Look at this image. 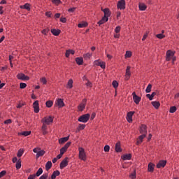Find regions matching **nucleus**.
<instances>
[{
    "label": "nucleus",
    "mask_w": 179,
    "mask_h": 179,
    "mask_svg": "<svg viewBox=\"0 0 179 179\" xmlns=\"http://www.w3.org/2000/svg\"><path fill=\"white\" fill-rule=\"evenodd\" d=\"M34 153H36V157L38 159V157H41L43 155H45V151L44 150H41V148H35L33 149Z\"/></svg>",
    "instance_id": "nucleus-1"
},
{
    "label": "nucleus",
    "mask_w": 179,
    "mask_h": 179,
    "mask_svg": "<svg viewBox=\"0 0 179 179\" xmlns=\"http://www.w3.org/2000/svg\"><path fill=\"white\" fill-rule=\"evenodd\" d=\"M89 120H90V114L86 113V114H84V115L80 116L78 119V121L79 122L86 123V122H87V121H89Z\"/></svg>",
    "instance_id": "nucleus-2"
},
{
    "label": "nucleus",
    "mask_w": 179,
    "mask_h": 179,
    "mask_svg": "<svg viewBox=\"0 0 179 179\" xmlns=\"http://www.w3.org/2000/svg\"><path fill=\"white\" fill-rule=\"evenodd\" d=\"M54 122V117L52 116H46L41 120V122L45 124V125H50L51 122Z\"/></svg>",
    "instance_id": "nucleus-3"
},
{
    "label": "nucleus",
    "mask_w": 179,
    "mask_h": 179,
    "mask_svg": "<svg viewBox=\"0 0 179 179\" xmlns=\"http://www.w3.org/2000/svg\"><path fill=\"white\" fill-rule=\"evenodd\" d=\"M176 55V51H173L171 50H169L166 51V61L168 62L171 61V58Z\"/></svg>",
    "instance_id": "nucleus-4"
},
{
    "label": "nucleus",
    "mask_w": 179,
    "mask_h": 179,
    "mask_svg": "<svg viewBox=\"0 0 179 179\" xmlns=\"http://www.w3.org/2000/svg\"><path fill=\"white\" fill-rule=\"evenodd\" d=\"M78 150H79V159H80V160H83L84 162H85L86 152H85V148H79Z\"/></svg>",
    "instance_id": "nucleus-5"
},
{
    "label": "nucleus",
    "mask_w": 179,
    "mask_h": 179,
    "mask_svg": "<svg viewBox=\"0 0 179 179\" xmlns=\"http://www.w3.org/2000/svg\"><path fill=\"white\" fill-rule=\"evenodd\" d=\"M69 157H66L59 164V167L60 169L62 170V169H65V167H66V166H68L69 163Z\"/></svg>",
    "instance_id": "nucleus-6"
},
{
    "label": "nucleus",
    "mask_w": 179,
    "mask_h": 179,
    "mask_svg": "<svg viewBox=\"0 0 179 179\" xmlns=\"http://www.w3.org/2000/svg\"><path fill=\"white\" fill-rule=\"evenodd\" d=\"M87 101V99H84L82 100L81 103H80L78 106V111H83L85 108H86V103Z\"/></svg>",
    "instance_id": "nucleus-7"
},
{
    "label": "nucleus",
    "mask_w": 179,
    "mask_h": 179,
    "mask_svg": "<svg viewBox=\"0 0 179 179\" xmlns=\"http://www.w3.org/2000/svg\"><path fill=\"white\" fill-rule=\"evenodd\" d=\"M17 79L19 80H30V77H29V76H26L23 73H20L17 75Z\"/></svg>",
    "instance_id": "nucleus-8"
},
{
    "label": "nucleus",
    "mask_w": 179,
    "mask_h": 179,
    "mask_svg": "<svg viewBox=\"0 0 179 179\" xmlns=\"http://www.w3.org/2000/svg\"><path fill=\"white\" fill-rule=\"evenodd\" d=\"M125 0H120L117 3V9H120V10H124L125 9Z\"/></svg>",
    "instance_id": "nucleus-9"
},
{
    "label": "nucleus",
    "mask_w": 179,
    "mask_h": 179,
    "mask_svg": "<svg viewBox=\"0 0 179 179\" xmlns=\"http://www.w3.org/2000/svg\"><path fill=\"white\" fill-rule=\"evenodd\" d=\"M71 145H72V142L69 141L67 142L61 149H60V153H62V155H64V153H65V152H66L68 150V148H69V146H71Z\"/></svg>",
    "instance_id": "nucleus-10"
},
{
    "label": "nucleus",
    "mask_w": 179,
    "mask_h": 179,
    "mask_svg": "<svg viewBox=\"0 0 179 179\" xmlns=\"http://www.w3.org/2000/svg\"><path fill=\"white\" fill-rule=\"evenodd\" d=\"M101 10L102 12H103V13H104L103 17H108H108H110V16H111V11L110 10V8H106L103 9V8H101Z\"/></svg>",
    "instance_id": "nucleus-11"
},
{
    "label": "nucleus",
    "mask_w": 179,
    "mask_h": 179,
    "mask_svg": "<svg viewBox=\"0 0 179 179\" xmlns=\"http://www.w3.org/2000/svg\"><path fill=\"white\" fill-rule=\"evenodd\" d=\"M33 108H34V111L36 114H38V113L40 112V106L38 104V101H35L33 103Z\"/></svg>",
    "instance_id": "nucleus-12"
},
{
    "label": "nucleus",
    "mask_w": 179,
    "mask_h": 179,
    "mask_svg": "<svg viewBox=\"0 0 179 179\" xmlns=\"http://www.w3.org/2000/svg\"><path fill=\"white\" fill-rule=\"evenodd\" d=\"M134 114H135V111H130L127 114L126 118L129 124L132 123V117L134 116Z\"/></svg>",
    "instance_id": "nucleus-13"
},
{
    "label": "nucleus",
    "mask_w": 179,
    "mask_h": 179,
    "mask_svg": "<svg viewBox=\"0 0 179 179\" xmlns=\"http://www.w3.org/2000/svg\"><path fill=\"white\" fill-rule=\"evenodd\" d=\"M132 96H133V100L134 103L136 104H139V103H141V96H138V95H136V93L135 92L132 93Z\"/></svg>",
    "instance_id": "nucleus-14"
},
{
    "label": "nucleus",
    "mask_w": 179,
    "mask_h": 179,
    "mask_svg": "<svg viewBox=\"0 0 179 179\" xmlns=\"http://www.w3.org/2000/svg\"><path fill=\"white\" fill-rule=\"evenodd\" d=\"M55 106H57L59 108H62V107H65V103H64V99H58L55 103Z\"/></svg>",
    "instance_id": "nucleus-15"
},
{
    "label": "nucleus",
    "mask_w": 179,
    "mask_h": 179,
    "mask_svg": "<svg viewBox=\"0 0 179 179\" xmlns=\"http://www.w3.org/2000/svg\"><path fill=\"white\" fill-rule=\"evenodd\" d=\"M140 134H142V135H146V134H148V127L146 124H141L140 127Z\"/></svg>",
    "instance_id": "nucleus-16"
},
{
    "label": "nucleus",
    "mask_w": 179,
    "mask_h": 179,
    "mask_svg": "<svg viewBox=\"0 0 179 179\" xmlns=\"http://www.w3.org/2000/svg\"><path fill=\"white\" fill-rule=\"evenodd\" d=\"M166 164H167V161H166V160H161L157 164V169H162V168L166 167Z\"/></svg>",
    "instance_id": "nucleus-17"
},
{
    "label": "nucleus",
    "mask_w": 179,
    "mask_h": 179,
    "mask_svg": "<svg viewBox=\"0 0 179 179\" xmlns=\"http://www.w3.org/2000/svg\"><path fill=\"white\" fill-rule=\"evenodd\" d=\"M94 64L96 65V66H101L102 69H106V63L104 62H99V60H96Z\"/></svg>",
    "instance_id": "nucleus-18"
},
{
    "label": "nucleus",
    "mask_w": 179,
    "mask_h": 179,
    "mask_svg": "<svg viewBox=\"0 0 179 179\" xmlns=\"http://www.w3.org/2000/svg\"><path fill=\"white\" fill-rule=\"evenodd\" d=\"M115 152H116V153H121V152H122V148H121V143L120 142L116 143Z\"/></svg>",
    "instance_id": "nucleus-19"
},
{
    "label": "nucleus",
    "mask_w": 179,
    "mask_h": 179,
    "mask_svg": "<svg viewBox=\"0 0 179 179\" xmlns=\"http://www.w3.org/2000/svg\"><path fill=\"white\" fill-rule=\"evenodd\" d=\"M146 138V134H142L138 136V140L136 141V145H141L143 142V139Z\"/></svg>",
    "instance_id": "nucleus-20"
},
{
    "label": "nucleus",
    "mask_w": 179,
    "mask_h": 179,
    "mask_svg": "<svg viewBox=\"0 0 179 179\" xmlns=\"http://www.w3.org/2000/svg\"><path fill=\"white\" fill-rule=\"evenodd\" d=\"M108 22V17H102V18L98 22L99 26H101V24H104V23H107Z\"/></svg>",
    "instance_id": "nucleus-21"
},
{
    "label": "nucleus",
    "mask_w": 179,
    "mask_h": 179,
    "mask_svg": "<svg viewBox=\"0 0 179 179\" xmlns=\"http://www.w3.org/2000/svg\"><path fill=\"white\" fill-rule=\"evenodd\" d=\"M47 129H48L47 124L43 123V125L41 127V131L43 135H47V134H48V131H47Z\"/></svg>",
    "instance_id": "nucleus-22"
},
{
    "label": "nucleus",
    "mask_w": 179,
    "mask_h": 179,
    "mask_svg": "<svg viewBox=\"0 0 179 179\" xmlns=\"http://www.w3.org/2000/svg\"><path fill=\"white\" fill-rule=\"evenodd\" d=\"M126 79L128 80L129 78L131 77V66H128L126 69Z\"/></svg>",
    "instance_id": "nucleus-23"
},
{
    "label": "nucleus",
    "mask_w": 179,
    "mask_h": 179,
    "mask_svg": "<svg viewBox=\"0 0 179 179\" xmlns=\"http://www.w3.org/2000/svg\"><path fill=\"white\" fill-rule=\"evenodd\" d=\"M68 141H69V136L59 138V143L60 145H63V143H65V142H68Z\"/></svg>",
    "instance_id": "nucleus-24"
},
{
    "label": "nucleus",
    "mask_w": 179,
    "mask_h": 179,
    "mask_svg": "<svg viewBox=\"0 0 179 179\" xmlns=\"http://www.w3.org/2000/svg\"><path fill=\"white\" fill-rule=\"evenodd\" d=\"M121 158L122 159V160H131L132 159V155L130 153L122 155Z\"/></svg>",
    "instance_id": "nucleus-25"
},
{
    "label": "nucleus",
    "mask_w": 179,
    "mask_h": 179,
    "mask_svg": "<svg viewBox=\"0 0 179 179\" xmlns=\"http://www.w3.org/2000/svg\"><path fill=\"white\" fill-rule=\"evenodd\" d=\"M148 171L150 173H153V171H155V164L153 163L148 164Z\"/></svg>",
    "instance_id": "nucleus-26"
},
{
    "label": "nucleus",
    "mask_w": 179,
    "mask_h": 179,
    "mask_svg": "<svg viewBox=\"0 0 179 179\" xmlns=\"http://www.w3.org/2000/svg\"><path fill=\"white\" fill-rule=\"evenodd\" d=\"M59 174H61V172H59V171H58V170L53 171V173L51 176V179L57 178V177H58L59 176Z\"/></svg>",
    "instance_id": "nucleus-27"
},
{
    "label": "nucleus",
    "mask_w": 179,
    "mask_h": 179,
    "mask_svg": "<svg viewBox=\"0 0 179 179\" xmlns=\"http://www.w3.org/2000/svg\"><path fill=\"white\" fill-rule=\"evenodd\" d=\"M151 104L156 110H159V108L160 107V102L155 101L151 102Z\"/></svg>",
    "instance_id": "nucleus-28"
},
{
    "label": "nucleus",
    "mask_w": 179,
    "mask_h": 179,
    "mask_svg": "<svg viewBox=\"0 0 179 179\" xmlns=\"http://www.w3.org/2000/svg\"><path fill=\"white\" fill-rule=\"evenodd\" d=\"M73 55L75 54V50H68L66 51V53H65V57L66 58H69V56L71 55Z\"/></svg>",
    "instance_id": "nucleus-29"
},
{
    "label": "nucleus",
    "mask_w": 179,
    "mask_h": 179,
    "mask_svg": "<svg viewBox=\"0 0 179 179\" xmlns=\"http://www.w3.org/2000/svg\"><path fill=\"white\" fill-rule=\"evenodd\" d=\"M138 8L140 10H146L148 8V6L144 3H140L138 4Z\"/></svg>",
    "instance_id": "nucleus-30"
},
{
    "label": "nucleus",
    "mask_w": 179,
    "mask_h": 179,
    "mask_svg": "<svg viewBox=\"0 0 179 179\" xmlns=\"http://www.w3.org/2000/svg\"><path fill=\"white\" fill-rule=\"evenodd\" d=\"M51 33L53 34V36H58L59 34H61V31L57 29H52Z\"/></svg>",
    "instance_id": "nucleus-31"
},
{
    "label": "nucleus",
    "mask_w": 179,
    "mask_h": 179,
    "mask_svg": "<svg viewBox=\"0 0 179 179\" xmlns=\"http://www.w3.org/2000/svg\"><path fill=\"white\" fill-rule=\"evenodd\" d=\"M76 62L77 65H83V57H76Z\"/></svg>",
    "instance_id": "nucleus-32"
},
{
    "label": "nucleus",
    "mask_w": 179,
    "mask_h": 179,
    "mask_svg": "<svg viewBox=\"0 0 179 179\" xmlns=\"http://www.w3.org/2000/svg\"><path fill=\"white\" fill-rule=\"evenodd\" d=\"M22 167V159H19L15 164V169L19 170Z\"/></svg>",
    "instance_id": "nucleus-33"
},
{
    "label": "nucleus",
    "mask_w": 179,
    "mask_h": 179,
    "mask_svg": "<svg viewBox=\"0 0 179 179\" xmlns=\"http://www.w3.org/2000/svg\"><path fill=\"white\" fill-rule=\"evenodd\" d=\"M20 9H26L27 10H30V3H27L24 5L20 6Z\"/></svg>",
    "instance_id": "nucleus-34"
},
{
    "label": "nucleus",
    "mask_w": 179,
    "mask_h": 179,
    "mask_svg": "<svg viewBox=\"0 0 179 179\" xmlns=\"http://www.w3.org/2000/svg\"><path fill=\"white\" fill-rule=\"evenodd\" d=\"M51 167H52V162H51V161H48L45 164V170H46V171H48V170H50L51 169Z\"/></svg>",
    "instance_id": "nucleus-35"
},
{
    "label": "nucleus",
    "mask_w": 179,
    "mask_h": 179,
    "mask_svg": "<svg viewBox=\"0 0 179 179\" xmlns=\"http://www.w3.org/2000/svg\"><path fill=\"white\" fill-rule=\"evenodd\" d=\"M66 87H69V89H72V87H73V80L72 79L69 80Z\"/></svg>",
    "instance_id": "nucleus-36"
},
{
    "label": "nucleus",
    "mask_w": 179,
    "mask_h": 179,
    "mask_svg": "<svg viewBox=\"0 0 179 179\" xmlns=\"http://www.w3.org/2000/svg\"><path fill=\"white\" fill-rule=\"evenodd\" d=\"M156 94H157V93L154 92L152 93V94H147L146 97H148V99H149V100L152 101V100H153V97H155V96H156Z\"/></svg>",
    "instance_id": "nucleus-37"
},
{
    "label": "nucleus",
    "mask_w": 179,
    "mask_h": 179,
    "mask_svg": "<svg viewBox=\"0 0 179 179\" xmlns=\"http://www.w3.org/2000/svg\"><path fill=\"white\" fill-rule=\"evenodd\" d=\"M43 174V168H39L37 172L34 174L35 177H40Z\"/></svg>",
    "instance_id": "nucleus-38"
},
{
    "label": "nucleus",
    "mask_w": 179,
    "mask_h": 179,
    "mask_svg": "<svg viewBox=\"0 0 179 179\" xmlns=\"http://www.w3.org/2000/svg\"><path fill=\"white\" fill-rule=\"evenodd\" d=\"M23 153H24V150H23L22 148L18 150L17 153V157H22L23 156Z\"/></svg>",
    "instance_id": "nucleus-39"
},
{
    "label": "nucleus",
    "mask_w": 179,
    "mask_h": 179,
    "mask_svg": "<svg viewBox=\"0 0 179 179\" xmlns=\"http://www.w3.org/2000/svg\"><path fill=\"white\" fill-rule=\"evenodd\" d=\"M54 104V102H52V101L49 100L47 101L45 103V106L46 107H48V108H51V106Z\"/></svg>",
    "instance_id": "nucleus-40"
},
{
    "label": "nucleus",
    "mask_w": 179,
    "mask_h": 179,
    "mask_svg": "<svg viewBox=\"0 0 179 179\" xmlns=\"http://www.w3.org/2000/svg\"><path fill=\"white\" fill-rule=\"evenodd\" d=\"M31 134V131H22L20 134V135H23V136H29V135Z\"/></svg>",
    "instance_id": "nucleus-41"
},
{
    "label": "nucleus",
    "mask_w": 179,
    "mask_h": 179,
    "mask_svg": "<svg viewBox=\"0 0 179 179\" xmlns=\"http://www.w3.org/2000/svg\"><path fill=\"white\" fill-rule=\"evenodd\" d=\"M87 26H88L87 22L80 23L78 24V27H79L80 29H81L83 27H87Z\"/></svg>",
    "instance_id": "nucleus-42"
},
{
    "label": "nucleus",
    "mask_w": 179,
    "mask_h": 179,
    "mask_svg": "<svg viewBox=\"0 0 179 179\" xmlns=\"http://www.w3.org/2000/svg\"><path fill=\"white\" fill-rule=\"evenodd\" d=\"M176 111H177V107L176 106H171L169 109V113H171V114L176 113Z\"/></svg>",
    "instance_id": "nucleus-43"
},
{
    "label": "nucleus",
    "mask_w": 179,
    "mask_h": 179,
    "mask_svg": "<svg viewBox=\"0 0 179 179\" xmlns=\"http://www.w3.org/2000/svg\"><path fill=\"white\" fill-rule=\"evenodd\" d=\"M125 58H131V57H132V52L131 51H126V54L124 55Z\"/></svg>",
    "instance_id": "nucleus-44"
},
{
    "label": "nucleus",
    "mask_w": 179,
    "mask_h": 179,
    "mask_svg": "<svg viewBox=\"0 0 179 179\" xmlns=\"http://www.w3.org/2000/svg\"><path fill=\"white\" fill-rule=\"evenodd\" d=\"M85 128H86V124H80L78 127V131H83Z\"/></svg>",
    "instance_id": "nucleus-45"
},
{
    "label": "nucleus",
    "mask_w": 179,
    "mask_h": 179,
    "mask_svg": "<svg viewBox=\"0 0 179 179\" xmlns=\"http://www.w3.org/2000/svg\"><path fill=\"white\" fill-rule=\"evenodd\" d=\"M92 57V53H86L83 55V58H85V59H90V58Z\"/></svg>",
    "instance_id": "nucleus-46"
},
{
    "label": "nucleus",
    "mask_w": 179,
    "mask_h": 179,
    "mask_svg": "<svg viewBox=\"0 0 179 179\" xmlns=\"http://www.w3.org/2000/svg\"><path fill=\"white\" fill-rule=\"evenodd\" d=\"M129 177L131 178V179H135L136 178V171H134V172H132L130 175H129Z\"/></svg>",
    "instance_id": "nucleus-47"
},
{
    "label": "nucleus",
    "mask_w": 179,
    "mask_h": 179,
    "mask_svg": "<svg viewBox=\"0 0 179 179\" xmlns=\"http://www.w3.org/2000/svg\"><path fill=\"white\" fill-rule=\"evenodd\" d=\"M152 92V84H149L145 90L146 93H150Z\"/></svg>",
    "instance_id": "nucleus-48"
},
{
    "label": "nucleus",
    "mask_w": 179,
    "mask_h": 179,
    "mask_svg": "<svg viewBox=\"0 0 179 179\" xmlns=\"http://www.w3.org/2000/svg\"><path fill=\"white\" fill-rule=\"evenodd\" d=\"M157 38H159V40H162V38H164L166 36L163 34H158L156 35Z\"/></svg>",
    "instance_id": "nucleus-49"
},
{
    "label": "nucleus",
    "mask_w": 179,
    "mask_h": 179,
    "mask_svg": "<svg viewBox=\"0 0 179 179\" xmlns=\"http://www.w3.org/2000/svg\"><path fill=\"white\" fill-rule=\"evenodd\" d=\"M112 85L113 86L114 89H117L118 87V82L117 80H113Z\"/></svg>",
    "instance_id": "nucleus-50"
},
{
    "label": "nucleus",
    "mask_w": 179,
    "mask_h": 179,
    "mask_svg": "<svg viewBox=\"0 0 179 179\" xmlns=\"http://www.w3.org/2000/svg\"><path fill=\"white\" fill-rule=\"evenodd\" d=\"M26 87H27V84L24 83H20V89H26Z\"/></svg>",
    "instance_id": "nucleus-51"
},
{
    "label": "nucleus",
    "mask_w": 179,
    "mask_h": 179,
    "mask_svg": "<svg viewBox=\"0 0 179 179\" xmlns=\"http://www.w3.org/2000/svg\"><path fill=\"white\" fill-rule=\"evenodd\" d=\"M49 31H50V29L46 28V29H44L41 31V33H42L43 34H44L45 36H47V34H48Z\"/></svg>",
    "instance_id": "nucleus-52"
},
{
    "label": "nucleus",
    "mask_w": 179,
    "mask_h": 179,
    "mask_svg": "<svg viewBox=\"0 0 179 179\" xmlns=\"http://www.w3.org/2000/svg\"><path fill=\"white\" fill-rule=\"evenodd\" d=\"M52 3L55 5H59V3H62L61 0H51Z\"/></svg>",
    "instance_id": "nucleus-53"
},
{
    "label": "nucleus",
    "mask_w": 179,
    "mask_h": 179,
    "mask_svg": "<svg viewBox=\"0 0 179 179\" xmlns=\"http://www.w3.org/2000/svg\"><path fill=\"white\" fill-rule=\"evenodd\" d=\"M48 178V173H44L43 174L39 179H47Z\"/></svg>",
    "instance_id": "nucleus-54"
},
{
    "label": "nucleus",
    "mask_w": 179,
    "mask_h": 179,
    "mask_svg": "<svg viewBox=\"0 0 179 179\" xmlns=\"http://www.w3.org/2000/svg\"><path fill=\"white\" fill-rule=\"evenodd\" d=\"M120 31H121V27L120 26L116 27L115 29V32L117 33V34H118Z\"/></svg>",
    "instance_id": "nucleus-55"
},
{
    "label": "nucleus",
    "mask_w": 179,
    "mask_h": 179,
    "mask_svg": "<svg viewBox=\"0 0 179 179\" xmlns=\"http://www.w3.org/2000/svg\"><path fill=\"white\" fill-rule=\"evenodd\" d=\"M41 82L43 83V85H47V79L45 77L41 78Z\"/></svg>",
    "instance_id": "nucleus-56"
},
{
    "label": "nucleus",
    "mask_w": 179,
    "mask_h": 179,
    "mask_svg": "<svg viewBox=\"0 0 179 179\" xmlns=\"http://www.w3.org/2000/svg\"><path fill=\"white\" fill-rule=\"evenodd\" d=\"M75 10H76V7H73L68 9V12H69L70 13H73Z\"/></svg>",
    "instance_id": "nucleus-57"
},
{
    "label": "nucleus",
    "mask_w": 179,
    "mask_h": 179,
    "mask_svg": "<svg viewBox=\"0 0 179 179\" xmlns=\"http://www.w3.org/2000/svg\"><path fill=\"white\" fill-rule=\"evenodd\" d=\"M6 176V171H2L0 172V178H2V177H5Z\"/></svg>",
    "instance_id": "nucleus-58"
},
{
    "label": "nucleus",
    "mask_w": 179,
    "mask_h": 179,
    "mask_svg": "<svg viewBox=\"0 0 179 179\" xmlns=\"http://www.w3.org/2000/svg\"><path fill=\"white\" fill-rule=\"evenodd\" d=\"M103 150H104V152H110V145H105Z\"/></svg>",
    "instance_id": "nucleus-59"
},
{
    "label": "nucleus",
    "mask_w": 179,
    "mask_h": 179,
    "mask_svg": "<svg viewBox=\"0 0 179 179\" xmlns=\"http://www.w3.org/2000/svg\"><path fill=\"white\" fill-rule=\"evenodd\" d=\"M52 13L50 11H47L45 13V16H47V17H51Z\"/></svg>",
    "instance_id": "nucleus-60"
},
{
    "label": "nucleus",
    "mask_w": 179,
    "mask_h": 179,
    "mask_svg": "<svg viewBox=\"0 0 179 179\" xmlns=\"http://www.w3.org/2000/svg\"><path fill=\"white\" fill-rule=\"evenodd\" d=\"M60 22H62V23H66V18L61 17Z\"/></svg>",
    "instance_id": "nucleus-61"
},
{
    "label": "nucleus",
    "mask_w": 179,
    "mask_h": 179,
    "mask_svg": "<svg viewBox=\"0 0 179 179\" xmlns=\"http://www.w3.org/2000/svg\"><path fill=\"white\" fill-rule=\"evenodd\" d=\"M4 124H12V120L8 119L4 121Z\"/></svg>",
    "instance_id": "nucleus-62"
},
{
    "label": "nucleus",
    "mask_w": 179,
    "mask_h": 179,
    "mask_svg": "<svg viewBox=\"0 0 179 179\" xmlns=\"http://www.w3.org/2000/svg\"><path fill=\"white\" fill-rule=\"evenodd\" d=\"M36 178V175L32 174L29 175L27 179H35Z\"/></svg>",
    "instance_id": "nucleus-63"
},
{
    "label": "nucleus",
    "mask_w": 179,
    "mask_h": 179,
    "mask_svg": "<svg viewBox=\"0 0 179 179\" xmlns=\"http://www.w3.org/2000/svg\"><path fill=\"white\" fill-rule=\"evenodd\" d=\"M90 119L92 120H94V118H96V113H93L92 115H91V117H90Z\"/></svg>",
    "instance_id": "nucleus-64"
}]
</instances>
